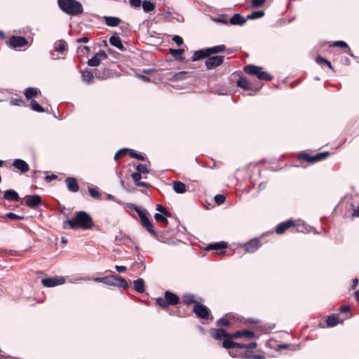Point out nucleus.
Here are the masks:
<instances>
[{
  "mask_svg": "<svg viewBox=\"0 0 359 359\" xmlns=\"http://www.w3.org/2000/svg\"><path fill=\"white\" fill-rule=\"evenodd\" d=\"M93 227L94 222L91 215L84 210L76 212L72 219L65 220L62 223L64 229L90 230Z\"/></svg>",
  "mask_w": 359,
  "mask_h": 359,
  "instance_id": "nucleus-1",
  "label": "nucleus"
},
{
  "mask_svg": "<svg viewBox=\"0 0 359 359\" xmlns=\"http://www.w3.org/2000/svg\"><path fill=\"white\" fill-rule=\"evenodd\" d=\"M57 4L60 10L69 15L78 16L83 13L82 4L77 0H57Z\"/></svg>",
  "mask_w": 359,
  "mask_h": 359,
  "instance_id": "nucleus-2",
  "label": "nucleus"
},
{
  "mask_svg": "<svg viewBox=\"0 0 359 359\" xmlns=\"http://www.w3.org/2000/svg\"><path fill=\"white\" fill-rule=\"evenodd\" d=\"M212 337L218 341H222V347L229 351L233 350L236 342L232 341V333L227 332L223 328H212L210 330Z\"/></svg>",
  "mask_w": 359,
  "mask_h": 359,
  "instance_id": "nucleus-3",
  "label": "nucleus"
},
{
  "mask_svg": "<svg viewBox=\"0 0 359 359\" xmlns=\"http://www.w3.org/2000/svg\"><path fill=\"white\" fill-rule=\"evenodd\" d=\"M156 303L162 309L168 308L169 306H175L180 303V297L170 290L164 292V297H159L156 299Z\"/></svg>",
  "mask_w": 359,
  "mask_h": 359,
  "instance_id": "nucleus-4",
  "label": "nucleus"
},
{
  "mask_svg": "<svg viewBox=\"0 0 359 359\" xmlns=\"http://www.w3.org/2000/svg\"><path fill=\"white\" fill-rule=\"evenodd\" d=\"M23 200L21 203L32 209H36L43 204L41 197L38 194L27 195Z\"/></svg>",
  "mask_w": 359,
  "mask_h": 359,
  "instance_id": "nucleus-5",
  "label": "nucleus"
},
{
  "mask_svg": "<svg viewBox=\"0 0 359 359\" xmlns=\"http://www.w3.org/2000/svg\"><path fill=\"white\" fill-rule=\"evenodd\" d=\"M140 223L142 226L152 236H154L155 238H158V234L156 231V230L154 229V223L151 219L149 217V212L148 211L147 213L143 214L142 215H140Z\"/></svg>",
  "mask_w": 359,
  "mask_h": 359,
  "instance_id": "nucleus-6",
  "label": "nucleus"
},
{
  "mask_svg": "<svg viewBox=\"0 0 359 359\" xmlns=\"http://www.w3.org/2000/svg\"><path fill=\"white\" fill-rule=\"evenodd\" d=\"M229 354L233 358H240L242 359H266L265 356L261 354H253L252 351H247L244 353H234V351H229Z\"/></svg>",
  "mask_w": 359,
  "mask_h": 359,
  "instance_id": "nucleus-7",
  "label": "nucleus"
},
{
  "mask_svg": "<svg viewBox=\"0 0 359 359\" xmlns=\"http://www.w3.org/2000/svg\"><path fill=\"white\" fill-rule=\"evenodd\" d=\"M224 60V56L223 55L209 56L205 62V65L208 70H210L221 65Z\"/></svg>",
  "mask_w": 359,
  "mask_h": 359,
  "instance_id": "nucleus-8",
  "label": "nucleus"
},
{
  "mask_svg": "<svg viewBox=\"0 0 359 359\" xmlns=\"http://www.w3.org/2000/svg\"><path fill=\"white\" fill-rule=\"evenodd\" d=\"M65 283L64 277H48L41 280V284L46 287H53L57 285H62Z\"/></svg>",
  "mask_w": 359,
  "mask_h": 359,
  "instance_id": "nucleus-9",
  "label": "nucleus"
},
{
  "mask_svg": "<svg viewBox=\"0 0 359 359\" xmlns=\"http://www.w3.org/2000/svg\"><path fill=\"white\" fill-rule=\"evenodd\" d=\"M193 311L201 319H208L210 314V309L201 304H196L193 307Z\"/></svg>",
  "mask_w": 359,
  "mask_h": 359,
  "instance_id": "nucleus-10",
  "label": "nucleus"
},
{
  "mask_svg": "<svg viewBox=\"0 0 359 359\" xmlns=\"http://www.w3.org/2000/svg\"><path fill=\"white\" fill-rule=\"evenodd\" d=\"M108 57L105 51L100 50L98 53H95L94 56L88 59L87 64L90 67H97L100 65L102 60Z\"/></svg>",
  "mask_w": 359,
  "mask_h": 359,
  "instance_id": "nucleus-11",
  "label": "nucleus"
},
{
  "mask_svg": "<svg viewBox=\"0 0 359 359\" xmlns=\"http://www.w3.org/2000/svg\"><path fill=\"white\" fill-rule=\"evenodd\" d=\"M257 346L256 342H250L249 344H241L236 342L233 346L234 353H244L247 351H250L252 348H255Z\"/></svg>",
  "mask_w": 359,
  "mask_h": 359,
  "instance_id": "nucleus-12",
  "label": "nucleus"
},
{
  "mask_svg": "<svg viewBox=\"0 0 359 359\" xmlns=\"http://www.w3.org/2000/svg\"><path fill=\"white\" fill-rule=\"evenodd\" d=\"M28 43L24 36H12L9 39V44L13 48H21Z\"/></svg>",
  "mask_w": 359,
  "mask_h": 359,
  "instance_id": "nucleus-13",
  "label": "nucleus"
},
{
  "mask_svg": "<svg viewBox=\"0 0 359 359\" xmlns=\"http://www.w3.org/2000/svg\"><path fill=\"white\" fill-rule=\"evenodd\" d=\"M111 69L105 67H100L95 69V78L99 80H106L111 77Z\"/></svg>",
  "mask_w": 359,
  "mask_h": 359,
  "instance_id": "nucleus-14",
  "label": "nucleus"
},
{
  "mask_svg": "<svg viewBox=\"0 0 359 359\" xmlns=\"http://www.w3.org/2000/svg\"><path fill=\"white\" fill-rule=\"evenodd\" d=\"M260 246V241L255 238L245 243L243 248L248 252H255Z\"/></svg>",
  "mask_w": 359,
  "mask_h": 359,
  "instance_id": "nucleus-15",
  "label": "nucleus"
},
{
  "mask_svg": "<svg viewBox=\"0 0 359 359\" xmlns=\"http://www.w3.org/2000/svg\"><path fill=\"white\" fill-rule=\"evenodd\" d=\"M241 337L254 339L256 337V335L254 332L249 330H238L232 333V341H233V339H238Z\"/></svg>",
  "mask_w": 359,
  "mask_h": 359,
  "instance_id": "nucleus-16",
  "label": "nucleus"
},
{
  "mask_svg": "<svg viewBox=\"0 0 359 359\" xmlns=\"http://www.w3.org/2000/svg\"><path fill=\"white\" fill-rule=\"evenodd\" d=\"M109 42L110 45H111L114 47H116L121 51H126V48L123 45L121 39L116 34V33H114L111 36V37L109 39Z\"/></svg>",
  "mask_w": 359,
  "mask_h": 359,
  "instance_id": "nucleus-17",
  "label": "nucleus"
},
{
  "mask_svg": "<svg viewBox=\"0 0 359 359\" xmlns=\"http://www.w3.org/2000/svg\"><path fill=\"white\" fill-rule=\"evenodd\" d=\"M263 68L259 66H256L254 65H248L244 67V72L252 76H255L258 79L259 77V74L262 73Z\"/></svg>",
  "mask_w": 359,
  "mask_h": 359,
  "instance_id": "nucleus-18",
  "label": "nucleus"
},
{
  "mask_svg": "<svg viewBox=\"0 0 359 359\" xmlns=\"http://www.w3.org/2000/svg\"><path fill=\"white\" fill-rule=\"evenodd\" d=\"M12 166L22 173H25L29 170L28 163L25 161L20 158L15 159L12 163Z\"/></svg>",
  "mask_w": 359,
  "mask_h": 359,
  "instance_id": "nucleus-19",
  "label": "nucleus"
},
{
  "mask_svg": "<svg viewBox=\"0 0 359 359\" xmlns=\"http://www.w3.org/2000/svg\"><path fill=\"white\" fill-rule=\"evenodd\" d=\"M65 183L68 191L75 193L79 190V186L76 178L68 177L65 179Z\"/></svg>",
  "mask_w": 359,
  "mask_h": 359,
  "instance_id": "nucleus-20",
  "label": "nucleus"
},
{
  "mask_svg": "<svg viewBox=\"0 0 359 359\" xmlns=\"http://www.w3.org/2000/svg\"><path fill=\"white\" fill-rule=\"evenodd\" d=\"M293 226H294V222L292 219H288L278 224L276 227V232L278 234H282L287 229Z\"/></svg>",
  "mask_w": 359,
  "mask_h": 359,
  "instance_id": "nucleus-21",
  "label": "nucleus"
},
{
  "mask_svg": "<svg viewBox=\"0 0 359 359\" xmlns=\"http://www.w3.org/2000/svg\"><path fill=\"white\" fill-rule=\"evenodd\" d=\"M4 198L9 201L14 202H17L20 200L18 193L14 189L6 190L4 193Z\"/></svg>",
  "mask_w": 359,
  "mask_h": 359,
  "instance_id": "nucleus-22",
  "label": "nucleus"
},
{
  "mask_svg": "<svg viewBox=\"0 0 359 359\" xmlns=\"http://www.w3.org/2000/svg\"><path fill=\"white\" fill-rule=\"evenodd\" d=\"M247 20V17L244 18L240 13H236L229 20V23L232 25H243Z\"/></svg>",
  "mask_w": 359,
  "mask_h": 359,
  "instance_id": "nucleus-23",
  "label": "nucleus"
},
{
  "mask_svg": "<svg viewBox=\"0 0 359 359\" xmlns=\"http://www.w3.org/2000/svg\"><path fill=\"white\" fill-rule=\"evenodd\" d=\"M82 81L88 84H90L93 82V79L95 78V72L93 73L88 69H85L81 71Z\"/></svg>",
  "mask_w": 359,
  "mask_h": 359,
  "instance_id": "nucleus-24",
  "label": "nucleus"
},
{
  "mask_svg": "<svg viewBox=\"0 0 359 359\" xmlns=\"http://www.w3.org/2000/svg\"><path fill=\"white\" fill-rule=\"evenodd\" d=\"M228 248V243L225 241H220L217 243H212L209 244L205 248L207 251L209 250H224Z\"/></svg>",
  "mask_w": 359,
  "mask_h": 359,
  "instance_id": "nucleus-25",
  "label": "nucleus"
},
{
  "mask_svg": "<svg viewBox=\"0 0 359 359\" xmlns=\"http://www.w3.org/2000/svg\"><path fill=\"white\" fill-rule=\"evenodd\" d=\"M103 19L105 24L111 27H116L121 22V18L114 16H104Z\"/></svg>",
  "mask_w": 359,
  "mask_h": 359,
  "instance_id": "nucleus-26",
  "label": "nucleus"
},
{
  "mask_svg": "<svg viewBox=\"0 0 359 359\" xmlns=\"http://www.w3.org/2000/svg\"><path fill=\"white\" fill-rule=\"evenodd\" d=\"M209 57L208 53L206 51V48L198 50L194 52L191 56V61H197L202 59H205Z\"/></svg>",
  "mask_w": 359,
  "mask_h": 359,
  "instance_id": "nucleus-27",
  "label": "nucleus"
},
{
  "mask_svg": "<svg viewBox=\"0 0 359 359\" xmlns=\"http://www.w3.org/2000/svg\"><path fill=\"white\" fill-rule=\"evenodd\" d=\"M133 289L138 293H144L146 290L144 280L142 278H137L133 281Z\"/></svg>",
  "mask_w": 359,
  "mask_h": 359,
  "instance_id": "nucleus-28",
  "label": "nucleus"
},
{
  "mask_svg": "<svg viewBox=\"0 0 359 359\" xmlns=\"http://www.w3.org/2000/svg\"><path fill=\"white\" fill-rule=\"evenodd\" d=\"M39 93H40V90L33 87L27 88L24 93L25 97L27 100H32L33 98L36 97Z\"/></svg>",
  "mask_w": 359,
  "mask_h": 359,
  "instance_id": "nucleus-29",
  "label": "nucleus"
},
{
  "mask_svg": "<svg viewBox=\"0 0 359 359\" xmlns=\"http://www.w3.org/2000/svg\"><path fill=\"white\" fill-rule=\"evenodd\" d=\"M169 52L175 57V59L176 60H178L180 62L184 61L185 57L183 56L184 50L183 48H178V49L170 48Z\"/></svg>",
  "mask_w": 359,
  "mask_h": 359,
  "instance_id": "nucleus-30",
  "label": "nucleus"
},
{
  "mask_svg": "<svg viewBox=\"0 0 359 359\" xmlns=\"http://www.w3.org/2000/svg\"><path fill=\"white\" fill-rule=\"evenodd\" d=\"M237 86L245 90H252V86L249 81L245 77H240L237 81Z\"/></svg>",
  "mask_w": 359,
  "mask_h": 359,
  "instance_id": "nucleus-31",
  "label": "nucleus"
},
{
  "mask_svg": "<svg viewBox=\"0 0 359 359\" xmlns=\"http://www.w3.org/2000/svg\"><path fill=\"white\" fill-rule=\"evenodd\" d=\"M226 50V46L224 44L215 46L213 47L206 48V51L208 53L209 56L218 53H222Z\"/></svg>",
  "mask_w": 359,
  "mask_h": 359,
  "instance_id": "nucleus-32",
  "label": "nucleus"
},
{
  "mask_svg": "<svg viewBox=\"0 0 359 359\" xmlns=\"http://www.w3.org/2000/svg\"><path fill=\"white\" fill-rule=\"evenodd\" d=\"M173 189L177 194H184L186 192V184L180 181H174L172 182Z\"/></svg>",
  "mask_w": 359,
  "mask_h": 359,
  "instance_id": "nucleus-33",
  "label": "nucleus"
},
{
  "mask_svg": "<svg viewBox=\"0 0 359 359\" xmlns=\"http://www.w3.org/2000/svg\"><path fill=\"white\" fill-rule=\"evenodd\" d=\"M327 327H334L339 323V319L337 314H332L327 316L326 319Z\"/></svg>",
  "mask_w": 359,
  "mask_h": 359,
  "instance_id": "nucleus-34",
  "label": "nucleus"
},
{
  "mask_svg": "<svg viewBox=\"0 0 359 359\" xmlns=\"http://www.w3.org/2000/svg\"><path fill=\"white\" fill-rule=\"evenodd\" d=\"M190 73L186 71H182L175 73L170 79L172 81H183L189 76Z\"/></svg>",
  "mask_w": 359,
  "mask_h": 359,
  "instance_id": "nucleus-35",
  "label": "nucleus"
},
{
  "mask_svg": "<svg viewBox=\"0 0 359 359\" xmlns=\"http://www.w3.org/2000/svg\"><path fill=\"white\" fill-rule=\"evenodd\" d=\"M127 207L131 210H135L137 213L139 217H140V215H142L144 213H147V212L146 209L141 208L140 207L134 203H128Z\"/></svg>",
  "mask_w": 359,
  "mask_h": 359,
  "instance_id": "nucleus-36",
  "label": "nucleus"
},
{
  "mask_svg": "<svg viewBox=\"0 0 359 359\" xmlns=\"http://www.w3.org/2000/svg\"><path fill=\"white\" fill-rule=\"evenodd\" d=\"M142 8L144 12L149 13L154 10L155 4L151 1L144 0L142 3Z\"/></svg>",
  "mask_w": 359,
  "mask_h": 359,
  "instance_id": "nucleus-37",
  "label": "nucleus"
},
{
  "mask_svg": "<svg viewBox=\"0 0 359 359\" xmlns=\"http://www.w3.org/2000/svg\"><path fill=\"white\" fill-rule=\"evenodd\" d=\"M182 302L186 305L196 303L195 297L193 294L187 293L182 295Z\"/></svg>",
  "mask_w": 359,
  "mask_h": 359,
  "instance_id": "nucleus-38",
  "label": "nucleus"
},
{
  "mask_svg": "<svg viewBox=\"0 0 359 359\" xmlns=\"http://www.w3.org/2000/svg\"><path fill=\"white\" fill-rule=\"evenodd\" d=\"M116 278L117 275L115 273L104 276V284L110 286H115L116 284Z\"/></svg>",
  "mask_w": 359,
  "mask_h": 359,
  "instance_id": "nucleus-39",
  "label": "nucleus"
},
{
  "mask_svg": "<svg viewBox=\"0 0 359 359\" xmlns=\"http://www.w3.org/2000/svg\"><path fill=\"white\" fill-rule=\"evenodd\" d=\"M115 286L121 287L123 289H128L129 287V285H128L127 280L124 278L119 276L118 275H117V278H116V284Z\"/></svg>",
  "mask_w": 359,
  "mask_h": 359,
  "instance_id": "nucleus-40",
  "label": "nucleus"
},
{
  "mask_svg": "<svg viewBox=\"0 0 359 359\" xmlns=\"http://www.w3.org/2000/svg\"><path fill=\"white\" fill-rule=\"evenodd\" d=\"M128 154L133 158L137 159L139 161H144L145 156L142 154L141 153H137L135 150L129 149V151H128Z\"/></svg>",
  "mask_w": 359,
  "mask_h": 359,
  "instance_id": "nucleus-41",
  "label": "nucleus"
},
{
  "mask_svg": "<svg viewBox=\"0 0 359 359\" xmlns=\"http://www.w3.org/2000/svg\"><path fill=\"white\" fill-rule=\"evenodd\" d=\"M168 217L165 216L164 215H161L160 213H155L154 218L158 222H161L163 224V226L166 227L168 224Z\"/></svg>",
  "mask_w": 359,
  "mask_h": 359,
  "instance_id": "nucleus-42",
  "label": "nucleus"
},
{
  "mask_svg": "<svg viewBox=\"0 0 359 359\" xmlns=\"http://www.w3.org/2000/svg\"><path fill=\"white\" fill-rule=\"evenodd\" d=\"M298 158L300 159V160H302V161H306L309 163H313V156L312 155H310L309 154H307L304 151H302L298 155Z\"/></svg>",
  "mask_w": 359,
  "mask_h": 359,
  "instance_id": "nucleus-43",
  "label": "nucleus"
},
{
  "mask_svg": "<svg viewBox=\"0 0 359 359\" xmlns=\"http://www.w3.org/2000/svg\"><path fill=\"white\" fill-rule=\"evenodd\" d=\"M316 63H318V65H322V64H325L330 69H332L334 70V67L332 66V65L331 64V62L327 60L326 58L322 57L321 55H318L316 57Z\"/></svg>",
  "mask_w": 359,
  "mask_h": 359,
  "instance_id": "nucleus-44",
  "label": "nucleus"
},
{
  "mask_svg": "<svg viewBox=\"0 0 359 359\" xmlns=\"http://www.w3.org/2000/svg\"><path fill=\"white\" fill-rule=\"evenodd\" d=\"M265 13L264 11H253L250 14L247 15L248 20H255L258 18H261L264 16Z\"/></svg>",
  "mask_w": 359,
  "mask_h": 359,
  "instance_id": "nucleus-45",
  "label": "nucleus"
},
{
  "mask_svg": "<svg viewBox=\"0 0 359 359\" xmlns=\"http://www.w3.org/2000/svg\"><path fill=\"white\" fill-rule=\"evenodd\" d=\"M67 43L65 40L62 39L59 41L58 44H55L54 50L57 53H63L66 50Z\"/></svg>",
  "mask_w": 359,
  "mask_h": 359,
  "instance_id": "nucleus-46",
  "label": "nucleus"
},
{
  "mask_svg": "<svg viewBox=\"0 0 359 359\" xmlns=\"http://www.w3.org/2000/svg\"><path fill=\"white\" fill-rule=\"evenodd\" d=\"M88 191L90 196L92 198L97 199V200H102L101 194L99 192V191L96 188L88 187Z\"/></svg>",
  "mask_w": 359,
  "mask_h": 359,
  "instance_id": "nucleus-47",
  "label": "nucleus"
},
{
  "mask_svg": "<svg viewBox=\"0 0 359 359\" xmlns=\"http://www.w3.org/2000/svg\"><path fill=\"white\" fill-rule=\"evenodd\" d=\"M3 218H8L12 220H22L25 218L24 215H19L14 212H9L6 213L3 217Z\"/></svg>",
  "mask_w": 359,
  "mask_h": 359,
  "instance_id": "nucleus-48",
  "label": "nucleus"
},
{
  "mask_svg": "<svg viewBox=\"0 0 359 359\" xmlns=\"http://www.w3.org/2000/svg\"><path fill=\"white\" fill-rule=\"evenodd\" d=\"M330 155L329 151H323L313 156V163L325 159Z\"/></svg>",
  "mask_w": 359,
  "mask_h": 359,
  "instance_id": "nucleus-49",
  "label": "nucleus"
},
{
  "mask_svg": "<svg viewBox=\"0 0 359 359\" xmlns=\"http://www.w3.org/2000/svg\"><path fill=\"white\" fill-rule=\"evenodd\" d=\"M31 109L37 112H44L45 110L36 100H32L30 103Z\"/></svg>",
  "mask_w": 359,
  "mask_h": 359,
  "instance_id": "nucleus-50",
  "label": "nucleus"
},
{
  "mask_svg": "<svg viewBox=\"0 0 359 359\" xmlns=\"http://www.w3.org/2000/svg\"><path fill=\"white\" fill-rule=\"evenodd\" d=\"M227 314H225L223 317L220 318L216 323L217 326L223 325L226 327H229L231 325L230 321L226 318Z\"/></svg>",
  "mask_w": 359,
  "mask_h": 359,
  "instance_id": "nucleus-51",
  "label": "nucleus"
},
{
  "mask_svg": "<svg viewBox=\"0 0 359 359\" xmlns=\"http://www.w3.org/2000/svg\"><path fill=\"white\" fill-rule=\"evenodd\" d=\"M156 210L157 211H158L160 212V214H161V215H164L165 216H167V217H171V212H169L166 209V208H165L161 204H157L156 206Z\"/></svg>",
  "mask_w": 359,
  "mask_h": 359,
  "instance_id": "nucleus-52",
  "label": "nucleus"
},
{
  "mask_svg": "<svg viewBox=\"0 0 359 359\" xmlns=\"http://www.w3.org/2000/svg\"><path fill=\"white\" fill-rule=\"evenodd\" d=\"M137 172H140V174H147L149 173V169L147 168L145 164L139 163L135 166Z\"/></svg>",
  "mask_w": 359,
  "mask_h": 359,
  "instance_id": "nucleus-53",
  "label": "nucleus"
},
{
  "mask_svg": "<svg viewBox=\"0 0 359 359\" xmlns=\"http://www.w3.org/2000/svg\"><path fill=\"white\" fill-rule=\"evenodd\" d=\"M10 104L12 106H23L25 104V101L20 98H11Z\"/></svg>",
  "mask_w": 359,
  "mask_h": 359,
  "instance_id": "nucleus-54",
  "label": "nucleus"
},
{
  "mask_svg": "<svg viewBox=\"0 0 359 359\" xmlns=\"http://www.w3.org/2000/svg\"><path fill=\"white\" fill-rule=\"evenodd\" d=\"M128 151V148H122L119 149L114 155V160L117 161L121 156L127 154Z\"/></svg>",
  "mask_w": 359,
  "mask_h": 359,
  "instance_id": "nucleus-55",
  "label": "nucleus"
},
{
  "mask_svg": "<svg viewBox=\"0 0 359 359\" xmlns=\"http://www.w3.org/2000/svg\"><path fill=\"white\" fill-rule=\"evenodd\" d=\"M259 79L262 81H271L273 79V76L267 73L266 72L262 71V73L259 74Z\"/></svg>",
  "mask_w": 359,
  "mask_h": 359,
  "instance_id": "nucleus-56",
  "label": "nucleus"
},
{
  "mask_svg": "<svg viewBox=\"0 0 359 359\" xmlns=\"http://www.w3.org/2000/svg\"><path fill=\"white\" fill-rule=\"evenodd\" d=\"M251 1V7L253 8L261 7L266 0H250ZM248 1V0H246Z\"/></svg>",
  "mask_w": 359,
  "mask_h": 359,
  "instance_id": "nucleus-57",
  "label": "nucleus"
},
{
  "mask_svg": "<svg viewBox=\"0 0 359 359\" xmlns=\"http://www.w3.org/2000/svg\"><path fill=\"white\" fill-rule=\"evenodd\" d=\"M226 197L222 194H217L215 196V202L218 205L224 203Z\"/></svg>",
  "mask_w": 359,
  "mask_h": 359,
  "instance_id": "nucleus-58",
  "label": "nucleus"
},
{
  "mask_svg": "<svg viewBox=\"0 0 359 359\" xmlns=\"http://www.w3.org/2000/svg\"><path fill=\"white\" fill-rule=\"evenodd\" d=\"M131 177L134 181V184H137V182H139L140 180L142 179V175L140 174V172H133L131 175Z\"/></svg>",
  "mask_w": 359,
  "mask_h": 359,
  "instance_id": "nucleus-59",
  "label": "nucleus"
},
{
  "mask_svg": "<svg viewBox=\"0 0 359 359\" xmlns=\"http://www.w3.org/2000/svg\"><path fill=\"white\" fill-rule=\"evenodd\" d=\"M333 46H337L339 48H348V46L346 42L344 41H337L334 43Z\"/></svg>",
  "mask_w": 359,
  "mask_h": 359,
  "instance_id": "nucleus-60",
  "label": "nucleus"
},
{
  "mask_svg": "<svg viewBox=\"0 0 359 359\" xmlns=\"http://www.w3.org/2000/svg\"><path fill=\"white\" fill-rule=\"evenodd\" d=\"M215 21L219 23H222L224 25H227L229 23V20H227L225 15L219 16V18L215 19Z\"/></svg>",
  "mask_w": 359,
  "mask_h": 359,
  "instance_id": "nucleus-61",
  "label": "nucleus"
},
{
  "mask_svg": "<svg viewBox=\"0 0 359 359\" xmlns=\"http://www.w3.org/2000/svg\"><path fill=\"white\" fill-rule=\"evenodd\" d=\"M142 1L141 0H130V4L132 7L140 8Z\"/></svg>",
  "mask_w": 359,
  "mask_h": 359,
  "instance_id": "nucleus-62",
  "label": "nucleus"
},
{
  "mask_svg": "<svg viewBox=\"0 0 359 359\" xmlns=\"http://www.w3.org/2000/svg\"><path fill=\"white\" fill-rule=\"evenodd\" d=\"M172 41H174L178 46H180L181 45L183 44V39L180 36H174L172 38Z\"/></svg>",
  "mask_w": 359,
  "mask_h": 359,
  "instance_id": "nucleus-63",
  "label": "nucleus"
},
{
  "mask_svg": "<svg viewBox=\"0 0 359 359\" xmlns=\"http://www.w3.org/2000/svg\"><path fill=\"white\" fill-rule=\"evenodd\" d=\"M57 178V176L55 174H53L51 175H46L45 177H44V180L46 182H50L53 180H55Z\"/></svg>",
  "mask_w": 359,
  "mask_h": 359,
  "instance_id": "nucleus-64",
  "label": "nucleus"
}]
</instances>
